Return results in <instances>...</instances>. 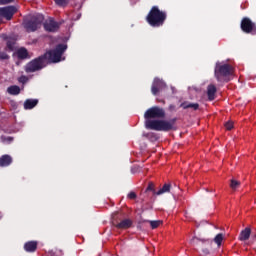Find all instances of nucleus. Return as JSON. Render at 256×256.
<instances>
[{
  "label": "nucleus",
  "instance_id": "obj_1",
  "mask_svg": "<svg viewBox=\"0 0 256 256\" xmlns=\"http://www.w3.org/2000/svg\"><path fill=\"white\" fill-rule=\"evenodd\" d=\"M144 127L150 131H161V108L153 106L144 113Z\"/></svg>",
  "mask_w": 256,
  "mask_h": 256
},
{
  "label": "nucleus",
  "instance_id": "obj_2",
  "mask_svg": "<svg viewBox=\"0 0 256 256\" xmlns=\"http://www.w3.org/2000/svg\"><path fill=\"white\" fill-rule=\"evenodd\" d=\"M231 75H233V66H231V64L216 62L214 68V77L218 83H229V77H231Z\"/></svg>",
  "mask_w": 256,
  "mask_h": 256
},
{
  "label": "nucleus",
  "instance_id": "obj_3",
  "mask_svg": "<svg viewBox=\"0 0 256 256\" xmlns=\"http://www.w3.org/2000/svg\"><path fill=\"white\" fill-rule=\"evenodd\" d=\"M65 51H67V44H58L55 49L47 51L42 57H44L46 65H49V63H59Z\"/></svg>",
  "mask_w": 256,
  "mask_h": 256
},
{
  "label": "nucleus",
  "instance_id": "obj_4",
  "mask_svg": "<svg viewBox=\"0 0 256 256\" xmlns=\"http://www.w3.org/2000/svg\"><path fill=\"white\" fill-rule=\"evenodd\" d=\"M124 213L115 212L112 216V224L116 229L127 230L133 227V220L126 218Z\"/></svg>",
  "mask_w": 256,
  "mask_h": 256
},
{
  "label": "nucleus",
  "instance_id": "obj_5",
  "mask_svg": "<svg viewBox=\"0 0 256 256\" xmlns=\"http://www.w3.org/2000/svg\"><path fill=\"white\" fill-rule=\"evenodd\" d=\"M46 66H47V62L45 61V58L43 57V55H41L37 58H34L30 62H28L25 65L24 70L26 73H35L37 71H41L42 69H45Z\"/></svg>",
  "mask_w": 256,
  "mask_h": 256
},
{
  "label": "nucleus",
  "instance_id": "obj_6",
  "mask_svg": "<svg viewBox=\"0 0 256 256\" xmlns=\"http://www.w3.org/2000/svg\"><path fill=\"white\" fill-rule=\"evenodd\" d=\"M43 20V15H34L30 19L24 21V29H26L27 33H35L37 29H41Z\"/></svg>",
  "mask_w": 256,
  "mask_h": 256
},
{
  "label": "nucleus",
  "instance_id": "obj_7",
  "mask_svg": "<svg viewBox=\"0 0 256 256\" xmlns=\"http://www.w3.org/2000/svg\"><path fill=\"white\" fill-rule=\"evenodd\" d=\"M146 21L150 27H161V10L159 7L153 6L146 16Z\"/></svg>",
  "mask_w": 256,
  "mask_h": 256
},
{
  "label": "nucleus",
  "instance_id": "obj_8",
  "mask_svg": "<svg viewBox=\"0 0 256 256\" xmlns=\"http://www.w3.org/2000/svg\"><path fill=\"white\" fill-rule=\"evenodd\" d=\"M240 29L248 35H256V24L250 18L244 17L240 23Z\"/></svg>",
  "mask_w": 256,
  "mask_h": 256
},
{
  "label": "nucleus",
  "instance_id": "obj_9",
  "mask_svg": "<svg viewBox=\"0 0 256 256\" xmlns=\"http://www.w3.org/2000/svg\"><path fill=\"white\" fill-rule=\"evenodd\" d=\"M17 13V8L15 6H6L0 8V23H3V19L6 21H11L13 15Z\"/></svg>",
  "mask_w": 256,
  "mask_h": 256
},
{
  "label": "nucleus",
  "instance_id": "obj_10",
  "mask_svg": "<svg viewBox=\"0 0 256 256\" xmlns=\"http://www.w3.org/2000/svg\"><path fill=\"white\" fill-rule=\"evenodd\" d=\"M175 123H177V118L161 120V131H175Z\"/></svg>",
  "mask_w": 256,
  "mask_h": 256
},
{
  "label": "nucleus",
  "instance_id": "obj_11",
  "mask_svg": "<svg viewBox=\"0 0 256 256\" xmlns=\"http://www.w3.org/2000/svg\"><path fill=\"white\" fill-rule=\"evenodd\" d=\"M3 39L4 41H6L5 51H7L8 53L15 51V45L17 43V40L13 37H8L7 35H4Z\"/></svg>",
  "mask_w": 256,
  "mask_h": 256
},
{
  "label": "nucleus",
  "instance_id": "obj_12",
  "mask_svg": "<svg viewBox=\"0 0 256 256\" xmlns=\"http://www.w3.org/2000/svg\"><path fill=\"white\" fill-rule=\"evenodd\" d=\"M44 29L49 33H55L59 29V24L55 20L50 19L44 23Z\"/></svg>",
  "mask_w": 256,
  "mask_h": 256
},
{
  "label": "nucleus",
  "instance_id": "obj_13",
  "mask_svg": "<svg viewBox=\"0 0 256 256\" xmlns=\"http://www.w3.org/2000/svg\"><path fill=\"white\" fill-rule=\"evenodd\" d=\"M161 93L165 95L166 97H171V95H175L176 90L173 86H167V83L164 81L161 82Z\"/></svg>",
  "mask_w": 256,
  "mask_h": 256
},
{
  "label": "nucleus",
  "instance_id": "obj_14",
  "mask_svg": "<svg viewBox=\"0 0 256 256\" xmlns=\"http://www.w3.org/2000/svg\"><path fill=\"white\" fill-rule=\"evenodd\" d=\"M13 163V157L9 154H4L0 157V167H9Z\"/></svg>",
  "mask_w": 256,
  "mask_h": 256
},
{
  "label": "nucleus",
  "instance_id": "obj_15",
  "mask_svg": "<svg viewBox=\"0 0 256 256\" xmlns=\"http://www.w3.org/2000/svg\"><path fill=\"white\" fill-rule=\"evenodd\" d=\"M38 104H39L38 99H26L24 102V109L26 111L30 109H35V107H37Z\"/></svg>",
  "mask_w": 256,
  "mask_h": 256
},
{
  "label": "nucleus",
  "instance_id": "obj_16",
  "mask_svg": "<svg viewBox=\"0 0 256 256\" xmlns=\"http://www.w3.org/2000/svg\"><path fill=\"white\" fill-rule=\"evenodd\" d=\"M24 250L27 253H35L37 251V241H28L24 244Z\"/></svg>",
  "mask_w": 256,
  "mask_h": 256
},
{
  "label": "nucleus",
  "instance_id": "obj_17",
  "mask_svg": "<svg viewBox=\"0 0 256 256\" xmlns=\"http://www.w3.org/2000/svg\"><path fill=\"white\" fill-rule=\"evenodd\" d=\"M217 93V87L215 85L210 84L207 87V96L208 101H215V94Z\"/></svg>",
  "mask_w": 256,
  "mask_h": 256
},
{
  "label": "nucleus",
  "instance_id": "obj_18",
  "mask_svg": "<svg viewBox=\"0 0 256 256\" xmlns=\"http://www.w3.org/2000/svg\"><path fill=\"white\" fill-rule=\"evenodd\" d=\"M160 89H161V79L155 78L152 83L151 91L154 95H157V93H159Z\"/></svg>",
  "mask_w": 256,
  "mask_h": 256
},
{
  "label": "nucleus",
  "instance_id": "obj_19",
  "mask_svg": "<svg viewBox=\"0 0 256 256\" xmlns=\"http://www.w3.org/2000/svg\"><path fill=\"white\" fill-rule=\"evenodd\" d=\"M251 237V228H245L240 232L239 240L240 241H249V238Z\"/></svg>",
  "mask_w": 256,
  "mask_h": 256
},
{
  "label": "nucleus",
  "instance_id": "obj_20",
  "mask_svg": "<svg viewBox=\"0 0 256 256\" xmlns=\"http://www.w3.org/2000/svg\"><path fill=\"white\" fill-rule=\"evenodd\" d=\"M180 107L182 109H193L194 111H197L199 109V103H191L186 101L181 103Z\"/></svg>",
  "mask_w": 256,
  "mask_h": 256
},
{
  "label": "nucleus",
  "instance_id": "obj_21",
  "mask_svg": "<svg viewBox=\"0 0 256 256\" xmlns=\"http://www.w3.org/2000/svg\"><path fill=\"white\" fill-rule=\"evenodd\" d=\"M7 93L9 95H19L21 93V88L17 85H12L7 88Z\"/></svg>",
  "mask_w": 256,
  "mask_h": 256
},
{
  "label": "nucleus",
  "instance_id": "obj_22",
  "mask_svg": "<svg viewBox=\"0 0 256 256\" xmlns=\"http://www.w3.org/2000/svg\"><path fill=\"white\" fill-rule=\"evenodd\" d=\"M17 57L18 59H27V57H29V52L25 48H20L17 51Z\"/></svg>",
  "mask_w": 256,
  "mask_h": 256
},
{
  "label": "nucleus",
  "instance_id": "obj_23",
  "mask_svg": "<svg viewBox=\"0 0 256 256\" xmlns=\"http://www.w3.org/2000/svg\"><path fill=\"white\" fill-rule=\"evenodd\" d=\"M171 189H173V185L171 182H166L161 188V195H164V193H171Z\"/></svg>",
  "mask_w": 256,
  "mask_h": 256
},
{
  "label": "nucleus",
  "instance_id": "obj_24",
  "mask_svg": "<svg viewBox=\"0 0 256 256\" xmlns=\"http://www.w3.org/2000/svg\"><path fill=\"white\" fill-rule=\"evenodd\" d=\"M0 141L4 145H11V142L14 141V138L12 136L2 135V136H0Z\"/></svg>",
  "mask_w": 256,
  "mask_h": 256
},
{
  "label": "nucleus",
  "instance_id": "obj_25",
  "mask_svg": "<svg viewBox=\"0 0 256 256\" xmlns=\"http://www.w3.org/2000/svg\"><path fill=\"white\" fill-rule=\"evenodd\" d=\"M147 139H149V141H151L152 143H155V141H159V134L150 132L148 134H146Z\"/></svg>",
  "mask_w": 256,
  "mask_h": 256
},
{
  "label": "nucleus",
  "instance_id": "obj_26",
  "mask_svg": "<svg viewBox=\"0 0 256 256\" xmlns=\"http://www.w3.org/2000/svg\"><path fill=\"white\" fill-rule=\"evenodd\" d=\"M146 191H153L154 195H161V188L155 191V184L149 183L148 187L146 188Z\"/></svg>",
  "mask_w": 256,
  "mask_h": 256
},
{
  "label": "nucleus",
  "instance_id": "obj_27",
  "mask_svg": "<svg viewBox=\"0 0 256 256\" xmlns=\"http://www.w3.org/2000/svg\"><path fill=\"white\" fill-rule=\"evenodd\" d=\"M223 239H224L223 233H219L215 236L214 243H216L218 247H221V243H223Z\"/></svg>",
  "mask_w": 256,
  "mask_h": 256
},
{
  "label": "nucleus",
  "instance_id": "obj_28",
  "mask_svg": "<svg viewBox=\"0 0 256 256\" xmlns=\"http://www.w3.org/2000/svg\"><path fill=\"white\" fill-rule=\"evenodd\" d=\"M241 186V182L235 180V179H232L230 181V188L235 191V189H239V187Z\"/></svg>",
  "mask_w": 256,
  "mask_h": 256
},
{
  "label": "nucleus",
  "instance_id": "obj_29",
  "mask_svg": "<svg viewBox=\"0 0 256 256\" xmlns=\"http://www.w3.org/2000/svg\"><path fill=\"white\" fill-rule=\"evenodd\" d=\"M200 241H201V243H211V240L200 239L197 237H194L191 239V243H193V245H199Z\"/></svg>",
  "mask_w": 256,
  "mask_h": 256
},
{
  "label": "nucleus",
  "instance_id": "obj_30",
  "mask_svg": "<svg viewBox=\"0 0 256 256\" xmlns=\"http://www.w3.org/2000/svg\"><path fill=\"white\" fill-rule=\"evenodd\" d=\"M58 7H67L69 5V0H54Z\"/></svg>",
  "mask_w": 256,
  "mask_h": 256
},
{
  "label": "nucleus",
  "instance_id": "obj_31",
  "mask_svg": "<svg viewBox=\"0 0 256 256\" xmlns=\"http://www.w3.org/2000/svg\"><path fill=\"white\" fill-rule=\"evenodd\" d=\"M7 59H9L7 52H3L0 50V61H5Z\"/></svg>",
  "mask_w": 256,
  "mask_h": 256
},
{
  "label": "nucleus",
  "instance_id": "obj_32",
  "mask_svg": "<svg viewBox=\"0 0 256 256\" xmlns=\"http://www.w3.org/2000/svg\"><path fill=\"white\" fill-rule=\"evenodd\" d=\"M161 221H150L151 229H157L159 227Z\"/></svg>",
  "mask_w": 256,
  "mask_h": 256
},
{
  "label": "nucleus",
  "instance_id": "obj_33",
  "mask_svg": "<svg viewBox=\"0 0 256 256\" xmlns=\"http://www.w3.org/2000/svg\"><path fill=\"white\" fill-rule=\"evenodd\" d=\"M225 128L227 129V131H231V129H233V122L232 121H228L225 123Z\"/></svg>",
  "mask_w": 256,
  "mask_h": 256
},
{
  "label": "nucleus",
  "instance_id": "obj_34",
  "mask_svg": "<svg viewBox=\"0 0 256 256\" xmlns=\"http://www.w3.org/2000/svg\"><path fill=\"white\" fill-rule=\"evenodd\" d=\"M165 19H167V13L161 12V25L165 22Z\"/></svg>",
  "mask_w": 256,
  "mask_h": 256
},
{
  "label": "nucleus",
  "instance_id": "obj_35",
  "mask_svg": "<svg viewBox=\"0 0 256 256\" xmlns=\"http://www.w3.org/2000/svg\"><path fill=\"white\" fill-rule=\"evenodd\" d=\"M128 199H137V194L135 192H130L127 195Z\"/></svg>",
  "mask_w": 256,
  "mask_h": 256
},
{
  "label": "nucleus",
  "instance_id": "obj_36",
  "mask_svg": "<svg viewBox=\"0 0 256 256\" xmlns=\"http://www.w3.org/2000/svg\"><path fill=\"white\" fill-rule=\"evenodd\" d=\"M2 2H3L4 4L13 3V0H2Z\"/></svg>",
  "mask_w": 256,
  "mask_h": 256
},
{
  "label": "nucleus",
  "instance_id": "obj_37",
  "mask_svg": "<svg viewBox=\"0 0 256 256\" xmlns=\"http://www.w3.org/2000/svg\"><path fill=\"white\" fill-rule=\"evenodd\" d=\"M203 253H204V255H209V249H204Z\"/></svg>",
  "mask_w": 256,
  "mask_h": 256
},
{
  "label": "nucleus",
  "instance_id": "obj_38",
  "mask_svg": "<svg viewBox=\"0 0 256 256\" xmlns=\"http://www.w3.org/2000/svg\"><path fill=\"white\" fill-rule=\"evenodd\" d=\"M21 79H22V80H21L22 83H25V81H27V77H25V76H22Z\"/></svg>",
  "mask_w": 256,
  "mask_h": 256
},
{
  "label": "nucleus",
  "instance_id": "obj_39",
  "mask_svg": "<svg viewBox=\"0 0 256 256\" xmlns=\"http://www.w3.org/2000/svg\"><path fill=\"white\" fill-rule=\"evenodd\" d=\"M165 117V111L161 110V118L163 119Z\"/></svg>",
  "mask_w": 256,
  "mask_h": 256
}]
</instances>
